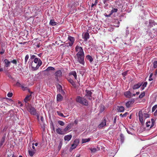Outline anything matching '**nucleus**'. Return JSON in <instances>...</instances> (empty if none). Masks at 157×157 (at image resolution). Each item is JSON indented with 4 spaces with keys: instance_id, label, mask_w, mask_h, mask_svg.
<instances>
[{
    "instance_id": "nucleus-44",
    "label": "nucleus",
    "mask_w": 157,
    "mask_h": 157,
    "mask_svg": "<svg viewBox=\"0 0 157 157\" xmlns=\"http://www.w3.org/2000/svg\"><path fill=\"white\" fill-rule=\"evenodd\" d=\"M29 58V55H27L26 56L25 58V63H26L27 62Z\"/></svg>"
},
{
    "instance_id": "nucleus-4",
    "label": "nucleus",
    "mask_w": 157,
    "mask_h": 157,
    "mask_svg": "<svg viewBox=\"0 0 157 157\" xmlns=\"http://www.w3.org/2000/svg\"><path fill=\"white\" fill-rule=\"evenodd\" d=\"M75 40V39L74 37L69 36L67 40V43L65 44V46H71L73 45Z\"/></svg>"
},
{
    "instance_id": "nucleus-54",
    "label": "nucleus",
    "mask_w": 157,
    "mask_h": 157,
    "mask_svg": "<svg viewBox=\"0 0 157 157\" xmlns=\"http://www.w3.org/2000/svg\"><path fill=\"white\" fill-rule=\"evenodd\" d=\"M144 117H145L146 118H147V117H149L148 115L146 113H144Z\"/></svg>"
},
{
    "instance_id": "nucleus-23",
    "label": "nucleus",
    "mask_w": 157,
    "mask_h": 157,
    "mask_svg": "<svg viewBox=\"0 0 157 157\" xmlns=\"http://www.w3.org/2000/svg\"><path fill=\"white\" fill-rule=\"evenodd\" d=\"M70 75H73L75 79L77 78V75L75 71H72L69 73Z\"/></svg>"
},
{
    "instance_id": "nucleus-15",
    "label": "nucleus",
    "mask_w": 157,
    "mask_h": 157,
    "mask_svg": "<svg viewBox=\"0 0 157 157\" xmlns=\"http://www.w3.org/2000/svg\"><path fill=\"white\" fill-rule=\"evenodd\" d=\"M56 132L57 133L60 135H63L64 134L63 132L62 131V129L58 128L56 129Z\"/></svg>"
},
{
    "instance_id": "nucleus-62",
    "label": "nucleus",
    "mask_w": 157,
    "mask_h": 157,
    "mask_svg": "<svg viewBox=\"0 0 157 157\" xmlns=\"http://www.w3.org/2000/svg\"><path fill=\"white\" fill-rule=\"evenodd\" d=\"M144 88L145 87H144L142 86V87H141L140 89H141V90H143L144 89Z\"/></svg>"
},
{
    "instance_id": "nucleus-18",
    "label": "nucleus",
    "mask_w": 157,
    "mask_h": 157,
    "mask_svg": "<svg viewBox=\"0 0 157 157\" xmlns=\"http://www.w3.org/2000/svg\"><path fill=\"white\" fill-rule=\"evenodd\" d=\"M57 101H61L63 98L62 96L60 94H58L57 96Z\"/></svg>"
},
{
    "instance_id": "nucleus-26",
    "label": "nucleus",
    "mask_w": 157,
    "mask_h": 157,
    "mask_svg": "<svg viewBox=\"0 0 157 157\" xmlns=\"http://www.w3.org/2000/svg\"><path fill=\"white\" fill-rule=\"evenodd\" d=\"M86 58L88 60H89L90 62V63L92 62L93 61V59L92 57L89 55H87V56H86Z\"/></svg>"
},
{
    "instance_id": "nucleus-31",
    "label": "nucleus",
    "mask_w": 157,
    "mask_h": 157,
    "mask_svg": "<svg viewBox=\"0 0 157 157\" xmlns=\"http://www.w3.org/2000/svg\"><path fill=\"white\" fill-rule=\"evenodd\" d=\"M71 129V125H68L67 127L64 129V131L66 132L69 130Z\"/></svg>"
},
{
    "instance_id": "nucleus-8",
    "label": "nucleus",
    "mask_w": 157,
    "mask_h": 157,
    "mask_svg": "<svg viewBox=\"0 0 157 157\" xmlns=\"http://www.w3.org/2000/svg\"><path fill=\"white\" fill-rule=\"evenodd\" d=\"M86 96L88 97L89 99L91 100L92 92L90 91L87 90H86Z\"/></svg>"
},
{
    "instance_id": "nucleus-5",
    "label": "nucleus",
    "mask_w": 157,
    "mask_h": 157,
    "mask_svg": "<svg viewBox=\"0 0 157 157\" xmlns=\"http://www.w3.org/2000/svg\"><path fill=\"white\" fill-rule=\"evenodd\" d=\"M25 106L27 110L30 112V113L33 115H35L36 114V111L35 109L33 107L30 105H27L26 104Z\"/></svg>"
},
{
    "instance_id": "nucleus-45",
    "label": "nucleus",
    "mask_w": 157,
    "mask_h": 157,
    "mask_svg": "<svg viewBox=\"0 0 157 157\" xmlns=\"http://www.w3.org/2000/svg\"><path fill=\"white\" fill-rule=\"evenodd\" d=\"M152 75H153V74L152 73L149 76V81H151L153 79L152 78Z\"/></svg>"
},
{
    "instance_id": "nucleus-52",
    "label": "nucleus",
    "mask_w": 157,
    "mask_h": 157,
    "mask_svg": "<svg viewBox=\"0 0 157 157\" xmlns=\"http://www.w3.org/2000/svg\"><path fill=\"white\" fill-rule=\"evenodd\" d=\"M18 104L19 105H18L20 106H22V104L21 103V102L20 101H19L18 102Z\"/></svg>"
},
{
    "instance_id": "nucleus-6",
    "label": "nucleus",
    "mask_w": 157,
    "mask_h": 157,
    "mask_svg": "<svg viewBox=\"0 0 157 157\" xmlns=\"http://www.w3.org/2000/svg\"><path fill=\"white\" fill-rule=\"evenodd\" d=\"M106 120L105 117H104L103 120L98 125V127L100 128H102L106 125Z\"/></svg>"
},
{
    "instance_id": "nucleus-10",
    "label": "nucleus",
    "mask_w": 157,
    "mask_h": 157,
    "mask_svg": "<svg viewBox=\"0 0 157 157\" xmlns=\"http://www.w3.org/2000/svg\"><path fill=\"white\" fill-rule=\"evenodd\" d=\"M77 141V140H74V143L71 145L70 149L73 150L78 145V143Z\"/></svg>"
},
{
    "instance_id": "nucleus-42",
    "label": "nucleus",
    "mask_w": 157,
    "mask_h": 157,
    "mask_svg": "<svg viewBox=\"0 0 157 157\" xmlns=\"http://www.w3.org/2000/svg\"><path fill=\"white\" fill-rule=\"evenodd\" d=\"M157 108V105H154L152 108V111L154 112Z\"/></svg>"
},
{
    "instance_id": "nucleus-13",
    "label": "nucleus",
    "mask_w": 157,
    "mask_h": 157,
    "mask_svg": "<svg viewBox=\"0 0 157 157\" xmlns=\"http://www.w3.org/2000/svg\"><path fill=\"white\" fill-rule=\"evenodd\" d=\"M134 102V100L132 99L131 101H129L126 103V106L127 108L130 107L131 105Z\"/></svg>"
},
{
    "instance_id": "nucleus-3",
    "label": "nucleus",
    "mask_w": 157,
    "mask_h": 157,
    "mask_svg": "<svg viewBox=\"0 0 157 157\" xmlns=\"http://www.w3.org/2000/svg\"><path fill=\"white\" fill-rule=\"evenodd\" d=\"M32 66L33 70H36L39 68V60L38 58H35L34 62L32 63Z\"/></svg>"
},
{
    "instance_id": "nucleus-1",
    "label": "nucleus",
    "mask_w": 157,
    "mask_h": 157,
    "mask_svg": "<svg viewBox=\"0 0 157 157\" xmlns=\"http://www.w3.org/2000/svg\"><path fill=\"white\" fill-rule=\"evenodd\" d=\"M75 50L77 52L76 55L78 61L79 63L84 65L85 63L84 59V53L82 48V47L77 45L75 47Z\"/></svg>"
},
{
    "instance_id": "nucleus-9",
    "label": "nucleus",
    "mask_w": 157,
    "mask_h": 157,
    "mask_svg": "<svg viewBox=\"0 0 157 157\" xmlns=\"http://www.w3.org/2000/svg\"><path fill=\"white\" fill-rule=\"evenodd\" d=\"M157 23H156L154 20H150L149 21V25L147 26L150 27H151L153 25H155Z\"/></svg>"
},
{
    "instance_id": "nucleus-28",
    "label": "nucleus",
    "mask_w": 157,
    "mask_h": 157,
    "mask_svg": "<svg viewBox=\"0 0 157 157\" xmlns=\"http://www.w3.org/2000/svg\"><path fill=\"white\" fill-rule=\"evenodd\" d=\"M68 81L74 87H76L75 84L72 79H68Z\"/></svg>"
},
{
    "instance_id": "nucleus-17",
    "label": "nucleus",
    "mask_w": 157,
    "mask_h": 157,
    "mask_svg": "<svg viewBox=\"0 0 157 157\" xmlns=\"http://www.w3.org/2000/svg\"><path fill=\"white\" fill-rule=\"evenodd\" d=\"M114 26L117 27H118L119 26L120 21L118 19H116L114 21Z\"/></svg>"
},
{
    "instance_id": "nucleus-33",
    "label": "nucleus",
    "mask_w": 157,
    "mask_h": 157,
    "mask_svg": "<svg viewBox=\"0 0 157 157\" xmlns=\"http://www.w3.org/2000/svg\"><path fill=\"white\" fill-rule=\"evenodd\" d=\"M120 136L121 141L122 143H123L124 141V136L123 134H121Z\"/></svg>"
},
{
    "instance_id": "nucleus-20",
    "label": "nucleus",
    "mask_w": 157,
    "mask_h": 157,
    "mask_svg": "<svg viewBox=\"0 0 157 157\" xmlns=\"http://www.w3.org/2000/svg\"><path fill=\"white\" fill-rule=\"evenodd\" d=\"M124 95L127 98H130L131 96V93L130 91H127L124 92Z\"/></svg>"
},
{
    "instance_id": "nucleus-12",
    "label": "nucleus",
    "mask_w": 157,
    "mask_h": 157,
    "mask_svg": "<svg viewBox=\"0 0 157 157\" xmlns=\"http://www.w3.org/2000/svg\"><path fill=\"white\" fill-rule=\"evenodd\" d=\"M83 38L85 41H86L89 38V35L88 33H86L83 36Z\"/></svg>"
},
{
    "instance_id": "nucleus-47",
    "label": "nucleus",
    "mask_w": 157,
    "mask_h": 157,
    "mask_svg": "<svg viewBox=\"0 0 157 157\" xmlns=\"http://www.w3.org/2000/svg\"><path fill=\"white\" fill-rule=\"evenodd\" d=\"M147 84V82H145L143 83V84L142 85V86L144 87H145L146 86Z\"/></svg>"
},
{
    "instance_id": "nucleus-38",
    "label": "nucleus",
    "mask_w": 157,
    "mask_h": 157,
    "mask_svg": "<svg viewBox=\"0 0 157 157\" xmlns=\"http://www.w3.org/2000/svg\"><path fill=\"white\" fill-rule=\"evenodd\" d=\"M145 93L144 92L142 93L139 96V98H142L144 96H145Z\"/></svg>"
},
{
    "instance_id": "nucleus-32",
    "label": "nucleus",
    "mask_w": 157,
    "mask_h": 157,
    "mask_svg": "<svg viewBox=\"0 0 157 157\" xmlns=\"http://www.w3.org/2000/svg\"><path fill=\"white\" fill-rule=\"evenodd\" d=\"M90 149L91 152L93 153L96 152L98 150L97 148L94 147L90 148Z\"/></svg>"
},
{
    "instance_id": "nucleus-16",
    "label": "nucleus",
    "mask_w": 157,
    "mask_h": 157,
    "mask_svg": "<svg viewBox=\"0 0 157 157\" xmlns=\"http://www.w3.org/2000/svg\"><path fill=\"white\" fill-rule=\"evenodd\" d=\"M4 62L5 63V67H7L10 65L11 62L9 61L8 60L6 59L4 60Z\"/></svg>"
},
{
    "instance_id": "nucleus-56",
    "label": "nucleus",
    "mask_w": 157,
    "mask_h": 157,
    "mask_svg": "<svg viewBox=\"0 0 157 157\" xmlns=\"http://www.w3.org/2000/svg\"><path fill=\"white\" fill-rule=\"evenodd\" d=\"M155 123V121L154 119H151V123L153 124Z\"/></svg>"
},
{
    "instance_id": "nucleus-21",
    "label": "nucleus",
    "mask_w": 157,
    "mask_h": 157,
    "mask_svg": "<svg viewBox=\"0 0 157 157\" xmlns=\"http://www.w3.org/2000/svg\"><path fill=\"white\" fill-rule=\"evenodd\" d=\"M31 95V94H30L29 96H27L24 99V102H25V105L26 104L27 105H29L27 103V102L30 100L29 97H30Z\"/></svg>"
},
{
    "instance_id": "nucleus-29",
    "label": "nucleus",
    "mask_w": 157,
    "mask_h": 157,
    "mask_svg": "<svg viewBox=\"0 0 157 157\" xmlns=\"http://www.w3.org/2000/svg\"><path fill=\"white\" fill-rule=\"evenodd\" d=\"M117 9L116 8H113L112 10H111L110 13L109 14V15H111L112 14L114 13H115L117 12Z\"/></svg>"
},
{
    "instance_id": "nucleus-24",
    "label": "nucleus",
    "mask_w": 157,
    "mask_h": 157,
    "mask_svg": "<svg viewBox=\"0 0 157 157\" xmlns=\"http://www.w3.org/2000/svg\"><path fill=\"white\" fill-rule=\"evenodd\" d=\"M35 153V150H32V149H31V150H29V155L30 156H33L34 153Z\"/></svg>"
},
{
    "instance_id": "nucleus-36",
    "label": "nucleus",
    "mask_w": 157,
    "mask_h": 157,
    "mask_svg": "<svg viewBox=\"0 0 157 157\" xmlns=\"http://www.w3.org/2000/svg\"><path fill=\"white\" fill-rule=\"evenodd\" d=\"M128 27L126 28V33H125V36L126 37L129 34V31L128 29Z\"/></svg>"
},
{
    "instance_id": "nucleus-50",
    "label": "nucleus",
    "mask_w": 157,
    "mask_h": 157,
    "mask_svg": "<svg viewBox=\"0 0 157 157\" xmlns=\"http://www.w3.org/2000/svg\"><path fill=\"white\" fill-rule=\"evenodd\" d=\"M35 58H36V56L34 55H33L31 56V59H35Z\"/></svg>"
},
{
    "instance_id": "nucleus-34",
    "label": "nucleus",
    "mask_w": 157,
    "mask_h": 157,
    "mask_svg": "<svg viewBox=\"0 0 157 157\" xmlns=\"http://www.w3.org/2000/svg\"><path fill=\"white\" fill-rule=\"evenodd\" d=\"M55 70L54 68L53 67H49L46 70V71H53Z\"/></svg>"
},
{
    "instance_id": "nucleus-2",
    "label": "nucleus",
    "mask_w": 157,
    "mask_h": 157,
    "mask_svg": "<svg viewBox=\"0 0 157 157\" xmlns=\"http://www.w3.org/2000/svg\"><path fill=\"white\" fill-rule=\"evenodd\" d=\"M76 101L77 102H78L83 105L86 106L88 105V101L84 98L80 96H78L76 98Z\"/></svg>"
},
{
    "instance_id": "nucleus-11",
    "label": "nucleus",
    "mask_w": 157,
    "mask_h": 157,
    "mask_svg": "<svg viewBox=\"0 0 157 157\" xmlns=\"http://www.w3.org/2000/svg\"><path fill=\"white\" fill-rule=\"evenodd\" d=\"M142 84V83L139 82L137 84L134 85L133 86V89L134 90H136L139 88Z\"/></svg>"
},
{
    "instance_id": "nucleus-27",
    "label": "nucleus",
    "mask_w": 157,
    "mask_h": 157,
    "mask_svg": "<svg viewBox=\"0 0 157 157\" xmlns=\"http://www.w3.org/2000/svg\"><path fill=\"white\" fill-rule=\"evenodd\" d=\"M118 111L120 112H124V108L123 106L118 107Z\"/></svg>"
},
{
    "instance_id": "nucleus-63",
    "label": "nucleus",
    "mask_w": 157,
    "mask_h": 157,
    "mask_svg": "<svg viewBox=\"0 0 157 157\" xmlns=\"http://www.w3.org/2000/svg\"><path fill=\"white\" fill-rule=\"evenodd\" d=\"M126 116V114H123L122 115V117H124Z\"/></svg>"
},
{
    "instance_id": "nucleus-55",
    "label": "nucleus",
    "mask_w": 157,
    "mask_h": 157,
    "mask_svg": "<svg viewBox=\"0 0 157 157\" xmlns=\"http://www.w3.org/2000/svg\"><path fill=\"white\" fill-rule=\"evenodd\" d=\"M127 133L129 134H132V133H131V132L128 129H127Z\"/></svg>"
},
{
    "instance_id": "nucleus-57",
    "label": "nucleus",
    "mask_w": 157,
    "mask_h": 157,
    "mask_svg": "<svg viewBox=\"0 0 157 157\" xmlns=\"http://www.w3.org/2000/svg\"><path fill=\"white\" fill-rule=\"evenodd\" d=\"M34 144H33V143L32 144V148H33V150H34L35 147H34V146H33Z\"/></svg>"
},
{
    "instance_id": "nucleus-51",
    "label": "nucleus",
    "mask_w": 157,
    "mask_h": 157,
    "mask_svg": "<svg viewBox=\"0 0 157 157\" xmlns=\"http://www.w3.org/2000/svg\"><path fill=\"white\" fill-rule=\"evenodd\" d=\"M117 121V117H114V120H113V124H115Z\"/></svg>"
},
{
    "instance_id": "nucleus-7",
    "label": "nucleus",
    "mask_w": 157,
    "mask_h": 157,
    "mask_svg": "<svg viewBox=\"0 0 157 157\" xmlns=\"http://www.w3.org/2000/svg\"><path fill=\"white\" fill-rule=\"evenodd\" d=\"M139 120L142 124H143L144 123L143 121V113L141 111H140L139 113Z\"/></svg>"
},
{
    "instance_id": "nucleus-22",
    "label": "nucleus",
    "mask_w": 157,
    "mask_h": 157,
    "mask_svg": "<svg viewBox=\"0 0 157 157\" xmlns=\"http://www.w3.org/2000/svg\"><path fill=\"white\" fill-rule=\"evenodd\" d=\"M57 89L58 91L59 92H61L62 94H63L64 93V91H63L62 90V87L60 85H59L57 86Z\"/></svg>"
},
{
    "instance_id": "nucleus-19",
    "label": "nucleus",
    "mask_w": 157,
    "mask_h": 157,
    "mask_svg": "<svg viewBox=\"0 0 157 157\" xmlns=\"http://www.w3.org/2000/svg\"><path fill=\"white\" fill-rule=\"evenodd\" d=\"M55 74L56 76H57V78L60 77L62 75V73L60 70H58L56 72Z\"/></svg>"
},
{
    "instance_id": "nucleus-59",
    "label": "nucleus",
    "mask_w": 157,
    "mask_h": 157,
    "mask_svg": "<svg viewBox=\"0 0 157 157\" xmlns=\"http://www.w3.org/2000/svg\"><path fill=\"white\" fill-rule=\"evenodd\" d=\"M3 143L0 141V147L2 146Z\"/></svg>"
},
{
    "instance_id": "nucleus-25",
    "label": "nucleus",
    "mask_w": 157,
    "mask_h": 157,
    "mask_svg": "<svg viewBox=\"0 0 157 157\" xmlns=\"http://www.w3.org/2000/svg\"><path fill=\"white\" fill-rule=\"evenodd\" d=\"M56 22H55L54 20L52 19L50 21L49 24L52 26L55 25H56Z\"/></svg>"
},
{
    "instance_id": "nucleus-58",
    "label": "nucleus",
    "mask_w": 157,
    "mask_h": 157,
    "mask_svg": "<svg viewBox=\"0 0 157 157\" xmlns=\"http://www.w3.org/2000/svg\"><path fill=\"white\" fill-rule=\"evenodd\" d=\"M4 50H2V51H1L0 52V53L1 54H2L4 53Z\"/></svg>"
},
{
    "instance_id": "nucleus-40",
    "label": "nucleus",
    "mask_w": 157,
    "mask_h": 157,
    "mask_svg": "<svg viewBox=\"0 0 157 157\" xmlns=\"http://www.w3.org/2000/svg\"><path fill=\"white\" fill-rule=\"evenodd\" d=\"M146 125L147 127H149L151 125V122L150 121H147L146 122Z\"/></svg>"
},
{
    "instance_id": "nucleus-61",
    "label": "nucleus",
    "mask_w": 157,
    "mask_h": 157,
    "mask_svg": "<svg viewBox=\"0 0 157 157\" xmlns=\"http://www.w3.org/2000/svg\"><path fill=\"white\" fill-rule=\"evenodd\" d=\"M80 154H78L76 155V157H80Z\"/></svg>"
},
{
    "instance_id": "nucleus-49",
    "label": "nucleus",
    "mask_w": 157,
    "mask_h": 157,
    "mask_svg": "<svg viewBox=\"0 0 157 157\" xmlns=\"http://www.w3.org/2000/svg\"><path fill=\"white\" fill-rule=\"evenodd\" d=\"M127 72H128V71H125V72H124L122 73V74L123 76H126L127 75Z\"/></svg>"
},
{
    "instance_id": "nucleus-48",
    "label": "nucleus",
    "mask_w": 157,
    "mask_h": 157,
    "mask_svg": "<svg viewBox=\"0 0 157 157\" xmlns=\"http://www.w3.org/2000/svg\"><path fill=\"white\" fill-rule=\"evenodd\" d=\"M11 62H12V63H13V64H16L17 63V61L15 59H14L13 60H12Z\"/></svg>"
},
{
    "instance_id": "nucleus-37",
    "label": "nucleus",
    "mask_w": 157,
    "mask_h": 157,
    "mask_svg": "<svg viewBox=\"0 0 157 157\" xmlns=\"http://www.w3.org/2000/svg\"><path fill=\"white\" fill-rule=\"evenodd\" d=\"M6 138V136L5 135H4L2 138L1 140H0V141H1L2 143H4L5 139Z\"/></svg>"
},
{
    "instance_id": "nucleus-35",
    "label": "nucleus",
    "mask_w": 157,
    "mask_h": 157,
    "mask_svg": "<svg viewBox=\"0 0 157 157\" xmlns=\"http://www.w3.org/2000/svg\"><path fill=\"white\" fill-rule=\"evenodd\" d=\"M58 123L61 126H64L65 124L62 121H58Z\"/></svg>"
},
{
    "instance_id": "nucleus-41",
    "label": "nucleus",
    "mask_w": 157,
    "mask_h": 157,
    "mask_svg": "<svg viewBox=\"0 0 157 157\" xmlns=\"http://www.w3.org/2000/svg\"><path fill=\"white\" fill-rule=\"evenodd\" d=\"M110 0H104L103 1V3L105 5V6H107L108 5V2H109Z\"/></svg>"
},
{
    "instance_id": "nucleus-14",
    "label": "nucleus",
    "mask_w": 157,
    "mask_h": 157,
    "mask_svg": "<svg viewBox=\"0 0 157 157\" xmlns=\"http://www.w3.org/2000/svg\"><path fill=\"white\" fill-rule=\"evenodd\" d=\"M71 137L72 135H66L64 137V140L65 141H68L71 140Z\"/></svg>"
},
{
    "instance_id": "nucleus-60",
    "label": "nucleus",
    "mask_w": 157,
    "mask_h": 157,
    "mask_svg": "<svg viewBox=\"0 0 157 157\" xmlns=\"http://www.w3.org/2000/svg\"><path fill=\"white\" fill-rule=\"evenodd\" d=\"M151 125L150 128L154 126V123H153V124L151 123Z\"/></svg>"
},
{
    "instance_id": "nucleus-64",
    "label": "nucleus",
    "mask_w": 157,
    "mask_h": 157,
    "mask_svg": "<svg viewBox=\"0 0 157 157\" xmlns=\"http://www.w3.org/2000/svg\"><path fill=\"white\" fill-rule=\"evenodd\" d=\"M155 74L157 75V69H156L155 71Z\"/></svg>"
},
{
    "instance_id": "nucleus-30",
    "label": "nucleus",
    "mask_w": 157,
    "mask_h": 157,
    "mask_svg": "<svg viewBox=\"0 0 157 157\" xmlns=\"http://www.w3.org/2000/svg\"><path fill=\"white\" fill-rule=\"evenodd\" d=\"M90 140V138L82 139V143H86V142L89 141Z\"/></svg>"
},
{
    "instance_id": "nucleus-53",
    "label": "nucleus",
    "mask_w": 157,
    "mask_h": 157,
    "mask_svg": "<svg viewBox=\"0 0 157 157\" xmlns=\"http://www.w3.org/2000/svg\"><path fill=\"white\" fill-rule=\"evenodd\" d=\"M97 2L96 1H95V2L94 3V4H92V5H91V7H93L94 6L96 5L97 4Z\"/></svg>"
},
{
    "instance_id": "nucleus-39",
    "label": "nucleus",
    "mask_w": 157,
    "mask_h": 157,
    "mask_svg": "<svg viewBox=\"0 0 157 157\" xmlns=\"http://www.w3.org/2000/svg\"><path fill=\"white\" fill-rule=\"evenodd\" d=\"M57 113L58 115H59L61 117H65V116L63 115V113H61L59 111H57Z\"/></svg>"
},
{
    "instance_id": "nucleus-46",
    "label": "nucleus",
    "mask_w": 157,
    "mask_h": 157,
    "mask_svg": "<svg viewBox=\"0 0 157 157\" xmlns=\"http://www.w3.org/2000/svg\"><path fill=\"white\" fill-rule=\"evenodd\" d=\"M13 96V93H9L7 94V96L9 97H11Z\"/></svg>"
},
{
    "instance_id": "nucleus-43",
    "label": "nucleus",
    "mask_w": 157,
    "mask_h": 157,
    "mask_svg": "<svg viewBox=\"0 0 157 157\" xmlns=\"http://www.w3.org/2000/svg\"><path fill=\"white\" fill-rule=\"evenodd\" d=\"M154 67L156 68L157 67V60L155 61L153 63Z\"/></svg>"
}]
</instances>
